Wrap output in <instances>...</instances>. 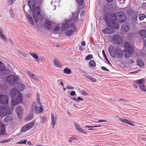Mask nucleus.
I'll use <instances>...</instances> for the list:
<instances>
[{"instance_id":"obj_1","label":"nucleus","mask_w":146,"mask_h":146,"mask_svg":"<svg viewBox=\"0 0 146 146\" xmlns=\"http://www.w3.org/2000/svg\"><path fill=\"white\" fill-rule=\"evenodd\" d=\"M10 94L12 98L16 97L15 98L12 100V105L15 106L21 102L23 99L22 95L16 88L12 89L10 91Z\"/></svg>"},{"instance_id":"obj_2","label":"nucleus","mask_w":146,"mask_h":146,"mask_svg":"<svg viewBox=\"0 0 146 146\" xmlns=\"http://www.w3.org/2000/svg\"><path fill=\"white\" fill-rule=\"evenodd\" d=\"M104 19L106 21L108 26H111L113 29H117L118 28L119 25L118 23L115 22L116 18L115 15L108 16H106V14H105Z\"/></svg>"},{"instance_id":"obj_3","label":"nucleus","mask_w":146,"mask_h":146,"mask_svg":"<svg viewBox=\"0 0 146 146\" xmlns=\"http://www.w3.org/2000/svg\"><path fill=\"white\" fill-rule=\"evenodd\" d=\"M124 47L125 49L124 51L125 57L126 58L130 57L131 55L134 52V49L132 44L126 42L124 44Z\"/></svg>"},{"instance_id":"obj_4","label":"nucleus","mask_w":146,"mask_h":146,"mask_svg":"<svg viewBox=\"0 0 146 146\" xmlns=\"http://www.w3.org/2000/svg\"><path fill=\"white\" fill-rule=\"evenodd\" d=\"M70 27L72 28L71 29L67 30L65 32V34L68 36H71L75 32H77V29L74 24H71Z\"/></svg>"},{"instance_id":"obj_5","label":"nucleus","mask_w":146,"mask_h":146,"mask_svg":"<svg viewBox=\"0 0 146 146\" xmlns=\"http://www.w3.org/2000/svg\"><path fill=\"white\" fill-rule=\"evenodd\" d=\"M116 17L119 22H122L126 19V16L122 12H118L116 14Z\"/></svg>"},{"instance_id":"obj_6","label":"nucleus","mask_w":146,"mask_h":146,"mask_svg":"<svg viewBox=\"0 0 146 146\" xmlns=\"http://www.w3.org/2000/svg\"><path fill=\"white\" fill-rule=\"evenodd\" d=\"M40 12L39 7H37L34 9L33 11V17L35 22H37L38 20V16Z\"/></svg>"},{"instance_id":"obj_7","label":"nucleus","mask_w":146,"mask_h":146,"mask_svg":"<svg viewBox=\"0 0 146 146\" xmlns=\"http://www.w3.org/2000/svg\"><path fill=\"white\" fill-rule=\"evenodd\" d=\"M6 79L9 84H14L18 80V78L13 75H10L7 77Z\"/></svg>"},{"instance_id":"obj_8","label":"nucleus","mask_w":146,"mask_h":146,"mask_svg":"<svg viewBox=\"0 0 146 146\" xmlns=\"http://www.w3.org/2000/svg\"><path fill=\"white\" fill-rule=\"evenodd\" d=\"M34 123L35 121H33L29 123L26 124L21 128V131L22 132H25L29 130L33 126Z\"/></svg>"},{"instance_id":"obj_9","label":"nucleus","mask_w":146,"mask_h":146,"mask_svg":"<svg viewBox=\"0 0 146 146\" xmlns=\"http://www.w3.org/2000/svg\"><path fill=\"white\" fill-rule=\"evenodd\" d=\"M31 109L32 110H35V113L36 114H38L42 112L43 111V109L41 106L38 107L37 106H35L34 103H32Z\"/></svg>"},{"instance_id":"obj_10","label":"nucleus","mask_w":146,"mask_h":146,"mask_svg":"<svg viewBox=\"0 0 146 146\" xmlns=\"http://www.w3.org/2000/svg\"><path fill=\"white\" fill-rule=\"evenodd\" d=\"M115 31L114 29L111 26H108L102 30V32L105 34H111L113 33Z\"/></svg>"},{"instance_id":"obj_11","label":"nucleus","mask_w":146,"mask_h":146,"mask_svg":"<svg viewBox=\"0 0 146 146\" xmlns=\"http://www.w3.org/2000/svg\"><path fill=\"white\" fill-rule=\"evenodd\" d=\"M8 102L7 96L4 95H1L0 96V103L2 104H7Z\"/></svg>"},{"instance_id":"obj_12","label":"nucleus","mask_w":146,"mask_h":146,"mask_svg":"<svg viewBox=\"0 0 146 146\" xmlns=\"http://www.w3.org/2000/svg\"><path fill=\"white\" fill-rule=\"evenodd\" d=\"M113 42L116 44H119L122 43V40L119 35H114L112 38Z\"/></svg>"},{"instance_id":"obj_13","label":"nucleus","mask_w":146,"mask_h":146,"mask_svg":"<svg viewBox=\"0 0 146 146\" xmlns=\"http://www.w3.org/2000/svg\"><path fill=\"white\" fill-rule=\"evenodd\" d=\"M115 51V57L117 55L118 58H122L123 57V51L120 48L118 47L116 48Z\"/></svg>"},{"instance_id":"obj_14","label":"nucleus","mask_w":146,"mask_h":146,"mask_svg":"<svg viewBox=\"0 0 146 146\" xmlns=\"http://www.w3.org/2000/svg\"><path fill=\"white\" fill-rule=\"evenodd\" d=\"M15 111L18 115V118L19 119L21 118L22 115L23 113L22 108L19 106H18L16 108Z\"/></svg>"},{"instance_id":"obj_15","label":"nucleus","mask_w":146,"mask_h":146,"mask_svg":"<svg viewBox=\"0 0 146 146\" xmlns=\"http://www.w3.org/2000/svg\"><path fill=\"white\" fill-rule=\"evenodd\" d=\"M14 106L12 105L11 107H5V111L6 113V115L8 114H10L12 113Z\"/></svg>"},{"instance_id":"obj_16","label":"nucleus","mask_w":146,"mask_h":146,"mask_svg":"<svg viewBox=\"0 0 146 146\" xmlns=\"http://www.w3.org/2000/svg\"><path fill=\"white\" fill-rule=\"evenodd\" d=\"M109 51L111 56L113 57H115V48H114L113 46L112 45H110L109 47Z\"/></svg>"},{"instance_id":"obj_17","label":"nucleus","mask_w":146,"mask_h":146,"mask_svg":"<svg viewBox=\"0 0 146 146\" xmlns=\"http://www.w3.org/2000/svg\"><path fill=\"white\" fill-rule=\"evenodd\" d=\"M17 86L18 90L21 92H22L26 88L25 86L20 82H18L17 83Z\"/></svg>"},{"instance_id":"obj_18","label":"nucleus","mask_w":146,"mask_h":146,"mask_svg":"<svg viewBox=\"0 0 146 146\" xmlns=\"http://www.w3.org/2000/svg\"><path fill=\"white\" fill-rule=\"evenodd\" d=\"M74 125L76 129L80 133H82L84 134H87L86 133L85 131L80 127V126L78 124L76 123H74Z\"/></svg>"},{"instance_id":"obj_19","label":"nucleus","mask_w":146,"mask_h":146,"mask_svg":"<svg viewBox=\"0 0 146 146\" xmlns=\"http://www.w3.org/2000/svg\"><path fill=\"white\" fill-rule=\"evenodd\" d=\"M5 111V107L0 105V117H4L6 115Z\"/></svg>"},{"instance_id":"obj_20","label":"nucleus","mask_w":146,"mask_h":146,"mask_svg":"<svg viewBox=\"0 0 146 146\" xmlns=\"http://www.w3.org/2000/svg\"><path fill=\"white\" fill-rule=\"evenodd\" d=\"M119 120L123 122L129 124L131 125L134 126L135 125L131 123V122L127 119L122 118H119Z\"/></svg>"},{"instance_id":"obj_21","label":"nucleus","mask_w":146,"mask_h":146,"mask_svg":"<svg viewBox=\"0 0 146 146\" xmlns=\"http://www.w3.org/2000/svg\"><path fill=\"white\" fill-rule=\"evenodd\" d=\"M51 125L53 128H54V125L55 124L56 121V115L54 116L52 113L51 114Z\"/></svg>"},{"instance_id":"obj_22","label":"nucleus","mask_w":146,"mask_h":146,"mask_svg":"<svg viewBox=\"0 0 146 146\" xmlns=\"http://www.w3.org/2000/svg\"><path fill=\"white\" fill-rule=\"evenodd\" d=\"M0 37L4 41L7 42V39L6 36L4 35L3 30L1 27H0Z\"/></svg>"},{"instance_id":"obj_23","label":"nucleus","mask_w":146,"mask_h":146,"mask_svg":"<svg viewBox=\"0 0 146 146\" xmlns=\"http://www.w3.org/2000/svg\"><path fill=\"white\" fill-rule=\"evenodd\" d=\"M4 125L1 123H0V135H4L5 133Z\"/></svg>"},{"instance_id":"obj_24","label":"nucleus","mask_w":146,"mask_h":146,"mask_svg":"<svg viewBox=\"0 0 146 146\" xmlns=\"http://www.w3.org/2000/svg\"><path fill=\"white\" fill-rule=\"evenodd\" d=\"M70 26L69 23H65L62 26L61 29L63 31L68 30L70 29Z\"/></svg>"},{"instance_id":"obj_25","label":"nucleus","mask_w":146,"mask_h":146,"mask_svg":"<svg viewBox=\"0 0 146 146\" xmlns=\"http://www.w3.org/2000/svg\"><path fill=\"white\" fill-rule=\"evenodd\" d=\"M28 4L31 9L33 8L36 4V1L35 0H29Z\"/></svg>"},{"instance_id":"obj_26","label":"nucleus","mask_w":146,"mask_h":146,"mask_svg":"<svg viewBox=\"0 0 146 146\" xmlns=\"http://www.w3.org/2000/svg\"><path fill=\"white\" fill-rule=\"evenodd\" d=\"M121 30L124 32L128 31L129 29V27L128 25L126 24H123L121 27Z\"/></svg>"},{"instance_id":"obj_27","label":"nucleus","mask_w":146,"mask_h":146,"mask_svg":"<svg viewBox=\"0 0 146 146\" xmlns=\"http://www.w3.org/2000/svg\"><path fill=\"white\" fill-rule=\"evenodd\" d=\"M33 113L31 112L30 113L27 115L25 118V120L26 121H29L33 119Z\"/></svg>"},{"instance_id":"obj_28","label":"nucleus","mask_w":146,"mask_h":146,"mask_svg":"<svg viewBox=\"0 0 146 146\" xmlns=\"http://www.w3.org/2000/svg\"><path fill=\"white\" fill-rule=\"evenodd\" d=\"M45 23L47 25V29H51L52 28V22L46 19L45 21Z\"/></svg>"},{"instance_id":"obj_29","label":"nucleus","mask_w":146,"mask_h":146,"mask_svg":"<svg viewBox=\"0 0 146 146\" xmlns=\"http://www.w3.org/2000/svg\"><path fill=\"white\" fill-rule=\"evenodd\" d=\"M27 73L29 74V75L31 78L32 79H34V80H38V79L36 76L34 74L32 73L29 71H28Z\"/></svg>"},{"instance_id":"obj_30","label":"nucleus","mask_w":146,"mask_h":146,"mask_svg":"<svg viewBox=\"0 0 146 146\" xmlns=\"http://www.w3.org/2000/svg\"><path fill=\"white\" fill-rule=\"evenodd\" d=\"M13 119V117L9 115L5 117L3 119V121L6 123L8 122Z\"/></svg>"},{"instance_id":"obj_31","label":"nucleus","mask_w":146,"mask_h":146,"mask_svg":"<svg viewBox=\"0 0 146 146\" xmlns=\"http://www.w3.org/2000/svg\"><path fill=\"white\" fill-rule=\"evenodd\" d=\"M139 34L143 37H146V30H141L139 32Z\"/></svg>"},{"instance_id":"obj_32","label":"nucleus","mask_w":146,"mask_h":146,"mask_svg":"<svg viewBox=\"0 0 146 146\" xmlns=\"http://www.w3.org/2000/svg\"><path fill=\"white\" fill-rule=\"evenodd\" d=\"M29 54L34 59H38V55L36 53L33 52H29Z\"/></svg>"},{"instance_id":"obj_33","label":"nucleus","mask_w":146,"mask_h":146,"mask_svg":"<svg viewBox=\"0 0 146 146\" xmlns=\"http://www.w3.org/2000/svg\"><path fill=\"white\" fill-rule=\"evenodd\" d=\"M64 72L66 74H69L71 73V70L68 68H64L63 70Z\"/></svg>"},{"instance_id":"obj_34","label":"nucleus","mask_w":146,"mask_h":146,"mask_svg":"<svg viewBox=\"0 0 146 146\" xmlns=\"http://www.w3.org/2000/svg\"><path fill=\"white\" fill-rule=\"evenodd\" d=\"M110 9V5H106L104 9L105 12H108Z\"/></svg>"},{"instance_id":"obj_35","label":"nucleus","mask_w":146,"mask_h":146,"mask_svg":"<svg viewBox=\"0 0 146 146\" xmlns=\"http://www.w3.org/2000/svg\"><path fill=\"white\" fill-rule=\"evenodd\" d=\"M145 79H141L139 80L136 81L135 82H137V84L139 85H141V84L144 82Z\"/></svg>"},{"instance_id":"obj_36","label":"nucleus","mask_w":146,"mask_h":146,"mask_svg":"<svg viewBox=\"0 0 146 146\" xmlns=\"http://www.w3.org/2000/svg\"><path fill=\"white\" fill-rule=\"evenodd\" d=\"M5 67L3 66L0 68V75L4 74Z\"/></svg>"},{"instance_id":"obj_37","label":"nucleus","mask_w":146,"mask_h":146,"mask_svg":"<svg viewBox=\"0 0 146 146\" xmlns=\"http://www.w3.org/2000/svg\"><path fill=\"white\" fill-rule=\"evenodd\" d=\"M36 96L37 97V101L38 102V104L40 106H41V104L40 102V100L39 98V95L38 93H37L36 94Z\"/></svg>"},{"instance_id":"obj_38","label":"nucleus","mask_w":146,"mask_h":146,"mask_svg":"<svg viewBox=\"0 0 146 146\" xmlns=\"http://www.w3.org/2000/svg\"><path fill=\"white\" fill-rule=\"evenodd\" d=\"M60 27L58 26L55 27L53 30V32L54 33H56V32H58L60 30Z\"/></svg>"},{"instance_id":"obj_39","label":"nucleus","mask_w":146,"mask_h":146,"mask_svg":"<svg viewBox=\"0 0 146 146\" xmlns=\"http://www.w3.org/2000/svg\"><path fill=\"white\" fill-rule=\"evenodd\" d=\"M47 119V117L45 116H42L41 117V122L42 123H44L46 122Z\"/></svg>"},{"instance_id":"obj_40","label":"nucleus","mask_w":146,"mask_h":146,"mask_svg":"<svg viewBox=\"0 0 146 146\" xmlns=\"http://www.w3.org/2000/svg\"><path fill=\"white\" fill-rule=\"evenodd\" d=\"M93 56L92 54H90L87 55L85 58L86 60H88L92 59L93 58Z\"/></svg>"},{"instance_id":"obj_41","label":"nucleus","mask_w":146,"mask_h":146,"mask_svg":"<svg viewBox=\"0 0 146 146\" xmlns=\"http://www.w3.org/2000/svg\"><path fill=\"white\" fill-rule=\"evenodd\" d=\"M145 17V15L143 14H140L139 16V19L140 20H142Z\"/></svg>"},{"instance_id":"obj_42","label":"nucleus","mask_w":146,"mask_h":146,"mask_svg":"<svg viewBox=\"0 0 146 146\" xmlns=\"http://www.w3.org/2000/svg\"><path fill=\"white\" fill-rule=\"evenodd\" d=\"M76 1L78 4L80 6H81L83 4V0H76Z\"/></svg>"},{"instance_id":"obj_43","label":"nucleus","mask_w":146,"mask_h":146,"mask_svg":"<svg viewBox=\"0 0 146 146\" xmlns=\"http://www.w3.org/2000/svg\"><path fill=\"white\" fill-rule=\"evenodd\" d=\"M28 17L30 23L32 25H34V23L33 21L32 18L30 17L29 15L28 16Z\"/></svg>"},{"instance_id":"obj_44","label":"nucleus","mask_w":146,"mask_h":146,"mask_svg":"<svg viewBox=\"0 0 146 146\" xmlns=\"http://www.w3.org/2000/svg\"><path fill=\"white\" fill-rule=\"evenodd\" d=\"M27 142L26 139H24L18 142L17 143V144H26Z\"/></svg>"},{"instance_id":"obj_45","label":"nucleus","mask_w":146,"mask_h":146,"mask_svg":"<svg viewBox=\"0 0 146 146\" xmlns=\"http://www.w3.org/2000/svg\"><path fill=\"white\" fill-rule=\"evenodd\" d=\"M139 87L141 90L143 91H146V88L144 85H139Z\"/></svg>"},{"instance_id":"obj_46","label":"nucleus","mask_w":146,"mask_h":146,"mask_svg":"<svg viewBox=\"0 0 146 146\" xmlns=\"http://www.w3.org/2000/svg\"><path fill=\"white\" fill-rule=\"evenodd\" d=\"M101 125H96V126H89L88 125L85 126L84 127L85 128H94L95 127H100Z\"/></svg>"},{"instance_id":"obj_47","label":"nucleus","mask_w":146,"mask_h":146,"mask_svg":"<svg viewBox=\"0 0 146 146\" xmlns=\"http://www.w3.org/2000/svg\"><path fill=\"white\" fill-rule=\"evenodd\" d=\"M19 52L24 57H27V55L25 52L22 51H20Z\"/></svg>"},{"instance_id":"obj_48","label":"nucleus","mask_w":146,"mask_h":146,"mask_svg":"<svg viewBox=\"0 0 146 146\" xmlns=\"http://www.w3.org/2000/svg\"><path fill=\"white\" fill-rule=\"evenodd\" d=\"M102 53L103 55L104 56V57L105 60H108V61L109 62V61L107 59V58L106 56V54L105 53V52H104V50H102Z\"/></svg>"},{"instance_id":"obj_49","label":"nucleus","mask_w":146,"mask_h":146,"mask_svg":"<svg viewBox=\"0 0 146 146\" xmlns=\"http://www.w3.org/2000/svg\"><path fill=\"white\" fill-rule=\"evenodd\" d=\"M137 65L139 66L140 67H143L145 66V64H133L132 66H131L132 68H134L135 67V65L136 66Z\"/></svg>"},{"instance_id":"obj_50","label":"nucleus","mask_w":146,"mask_h":146,"mask_svg":"<svg viewBox=\"0 0 146 146\" xmlns=\"http://www.w3.org/2000/svg\"><path fill=\"white\" fill-rule=\"evenodd\" d=\"M15 0H8V5H10L12 4L13 2H14Z\"/></svg>"},{"instance_id":"obj_51","label":"nucleus","mask_w":146,"mask_h":146,"mask_svg":"<svg viewBox=\"0 0 146 146\" xmlns=\"http://www.w3.org/2000/svg\"><path fill=\"white\" fill-rule=\"evenodd\" d=\"M137 64H144L141 59H138L137 60Z\"/></svg>"},{"instance_id":"obj_52","label":"nucleus","mask_w":146,"mask_h":146,"mask_svg":"<svg viewBox=\"0 0 146 146\" xmlns=\"http://www.w3.org/2000/svg\"><path fill=\"white\" fill-rule=\"evenodd\" d=\"M137 17V16L136 15H134L132 18V19H133L132 21L134 22H136Z\"/></svg>"},{"instance_id":"obj_53","label":"nucleus","mask_w":146,"mask_h":146,"mask_svg":"<svg viewBox=\"0 0 146 146\" xmlns=\"http://www.w3.org/2000/svg\"><path fill=\"white\" fill-rule=\"evenodd\" d=\"M9 14L11 16V17H13L14 15L13 14V10H10L9 11Z\"/></svg>"},{"instance_id":"obj_54","label":"nucleus","mask_w":146,"mask_h":146,"mask_svg":"<svg viewBox=\"0 0 146 146\" xmlns=\"http://www.w3.org/2000/svg\"><path fill=\"white\" fill-rule=\"evenodd\" d=\"M4 70L5 71V72H4V74H8L10 73V70H9L6 69L5 67V70Z\"/></svg>"},{"instance_id":"obj_55","label":"nucleus","mask_w":146,"mask_h":146,"mask_svg":"<svg viewBox=\"0 0 146 146\" xmlns=\"http://www.w3.org/2000/svg\"><path fill=\"white\" fill-rule=\"evenodd\" d=\"M54 64H58L59 62L57 59H54Z\"/></svg>"},{"instance_id":"obj_56","label":"nucleus","mask_w":146,"mask_h":146,"mask_svg":"<svg viewBox=\"0 0 146 146\" xmlns=\"http://www.w3.org/2000/svg\"><path fill=\"white\" fill-rule=\"evenodd\" d=\"M67 88L68 90H73L74 89L73 87L70 85H68L67 86Z\"/></svg>"},{"instance_id":"obj_57","label":"nucleus","mask_w":146,"mask_h":146,"mask_svg":"<svg viewBox=\"0 0 146 146\" xmlns=\"http://www.w3.org/2000/svg\"><path fill=\"white\" fill-rule=\"evenodd\" d=\"M70 95L71 96H73L74 95L76 96V92L74 91H72L70 94Z\"/></svg>"},{"instance_id":"obj_58","label":"nucleus","mask_w":146,"mask_h":146,"mask_svg":"<svg viewBox=\"0 0 146 146\" xmlns=\"http://www.w3.org/2000/svg\"><path fill=\"white\" fill-rule=\"evenodd\" d=\"M73 19L74 21L76 22L78 20V16L76 15V16L74 17L73 16Z\"/></svg>"},{"instance_id":"obj_59","label":"nucleus","mask_w":146,"mask_h":146,"mask_svg":"<svg viewBox=\"0 0 146 146\" xmlns=\"http://www.w3.org/2000/svg\"><path fill=\"white\" fill-rule=\"evenodd\" d=\"M84 100V99L82 98L81 97L79 96L78 98V99H77V102H79L80 101H83Z\"/></svg>"},{"instance_id":"obj_60","label":"nucleus","mask_w":146,"mask_h":146,"mask_svg":"<svg viewBox=\"0 0 146 146\" xmlns=\"http://www.w3.org/2000/svg\"><path fill=\"white\" fill-rule=\"evenodd\" d=\"M101 69L102 70H104V71H107L108 72L109 71V70L107 69L106 67H104L102 66L101 67Z\"/></svg>"},{"instance_id":"obj_61","label":"nucleus","mask_w":146,"mask_h":146,"mask_svg":"<svg viewBox=\"0 0 146 146\" xmlns=\"http://www.w3.org/2000/svg\"><path fill=\"white\" fill-rule=\"evenodd\" d=\"M82 94L85 96L88 95V94L86 93L85 90H82Z\"/></svg>"},{"instance_id":"obj_62","label":"nucleus","mask_w":146,"mask_h":146,"mask_svg":"<svg viewBox=\"0 0 146 146\" xmlns=\"http://www.w3.org/2000/svg\"><path fill=\"white\" fill-rule=\"evenodd\" d=\"M90 80H92L94 82H96L97 81V80L95 78H93L92 76H91Z\"/></svg>"},{"instance_id":"obj_63","label":"nucleus","mask_w":146,"mask_h":146,"mask_svg":"<svg viewBox=\"0 0 146 146\" xmlns=\"http://www.w3.org/2000/svg\"><path fill=\"white\" fill-rule=\"evenodd\" d=\"M73 140H75V139L74 137L70 138V139L68 140V142L71 143Z\"/></svg>"},{"instance_id":"obj_64","label":"nucleus","mask_w":146,"mask_h":146,"mask_svg":"<svg viewBox=\"0 0 146 146\" xmlns=\"http://www.w3.org/2000/svg\"><path fill=\"white\" fill-rule=\"evenodd\" d=\"M81 44L82 46H86V44L85 42L84 41H82Z\"/></svg>"}]
</instances>
